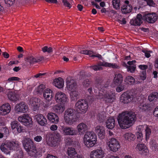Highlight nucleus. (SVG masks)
Listing matches in <instances>:
<instances>
[{"label": "nucleus", "instance_id": "nucleus-31", "mask_svg": "<svg viewBox=\"0 0 158 158\" xmlns=\"http://www.w3.org/2000/svg\"><path fill=\"white\" fill-rule=\"evenodd\" d=\"M132 6L131 5H123L121 7V11L123 14H126L131 12L132 9Z\"/></svg>", "mask_w": 158, "mask_h": 158}, {"label": "nucleus", "instance_id": "nucleus-57", "mask_svg": "<svg viewBox=\"0 0 158 158\" xmlns=\"http://www.w3.org/2000/svg\"><path fill=\"white\" fill-rule=\"evenodd\" d=\"M46 74V73H39L35 75L34 77L35 78H41Z\"/></svg>", "mask_w": 158, "mask_h": 158}, {"label": "nucleus", "instance_id": "nucleus-35", "mask_svg": "<svg viewBox=\"0 0 158 158\" xmlns=\"http://www.w3.org/2000/svg\"><path fill=\"white\" fill-rule=\"evenodd\" d=\"M136 148L139 151H142L143 153H147L148 152L147 147L143 144H138Z\"/></svg>", "mask_w": 158, "mask_h": 158}, {"label": "nucleus", "instance_id": "nucleus-24", "mask_svg": "<svg viewBox=\"0 0 158 158\" xmlns=\"http://www.w3.org/2000/svg\"><path fill=\"white\" fill-rule=\"evenodd\" d=\"M123 76L121 74H116L114 79V84L115 85L122 84L123 81Z\"/></svg>", "mask_w": 158, "mask_h": 158}, {"label": "nucleus", "instance_id": "nucleus-34", "mask_svg": "<svg viewBox=\"0 0 158 158\" xmlns=\"http://www.w3.org/2000/svg\"><path fill=\"white\" fill-rule=\"evenodd\" d=\"M158 99V93L153 92L151 93L148 97V100L150 102L155 101Z\"/></svg>", "mask_w": 158, "mask_h": 158}, {"label": "nucleus", "instance_id": "nucleus-64", "mask_svg": "<svg viewBox=\"0 0 158 158\" xmlns=\"http://www.w3.org/2000/svg\"><path fill=\"white\" fill-rule=\"evenodd\" d=\"M154 66L155 68L158 69V58H156L155 59Z\"/></svg>", "mask_w": 158, "mask_h": 158}, {"label": "nucleus", "instance_id": "nucleus-38", "mask_svg": "<svg viewBox=\"0 0 158 158\" xmlns=\"http://www.w3.org/2000/svg\"><path fill=\"white\" fill-rule=\"evenodd\" d=\"M79 96V93L76 91H71V92L70 94V96L71 98V99L72 101H74L77 100Z\"/></svg>", "mask_w": 158, "mask_h": 158}, {"label": "nucleus", "instance_id": "nucleus-11", "mask_svg": "<svg viewBox=\"0 0 158 158\" xmlns=\"http://www.w3.org/2000/svg\"><path fill=\"white\" fill-rule=\"evenodd\" d=\"M18 120L27 127H31L32 126V119L28 114H24L23 115L19 116L18 118Z\"/></svg>", "mask_w": 158, "mask_h": 158}, {"label": "nucleus", "instance_id": "nucleus-27", "mask_svg": "<svg viewBox=\"0 0 158 158\" xmlns=\"http://www.w3.org/2000/svg\"><path fill=\"white\" fill-rule=\"evenodd\" d=\"M94 85L99 91H102L104 93L106 90L107 86H103L101 82L98 81H95Z\"/></svg>", "mask_w": 158, "mask_h": 158}, {"label": "nucleus", "instance_id": "nucleus-36", "mask_svg": "<svg viewBox=\"0 0 158 158\" xmlns=\"http://www.w3.org/2000/svg\"><path fill=\"white\" fill-rule=\"evenodd\" d=\"M96 132L100 139H103L105 137L106 134L104 129H97Z\"/></svg>", "mask_w": 158, "mask_h": 158}, {"label": "nucleus", "instance_id": "nucleus-30", "mask_svg": "<svg viewBox=\"0 0 158 158\" xmlns=\"http://www.w3.org/2000/svg\"><path fill=\"white\" fill-rule=\"evenodd\" d=\"M54 85L58 88H62L64 85V82L63 79L61 77H59L54 80Z\"/></svg>", "mask_w": 158, "mask_h": 158}, {"label": "nucleus", "instance_id": "nucleus-39", "mask_svg": "<svg viewBox=\"0 0 158 158\" xmlns=\"http://www.w3.org/2000/svg\"><path fill=\"white\" fill-rule=\"evenodd\" d=\"M63 132L66 135H73L77 133L76 131L73 129H64Z\"/></svg>", "mask_w": 158, "mask_h": 158}, {"label": "nucleus", "instance_id": "nucleus-56", "mask_svg": "<svg viewBox=\"0 0 158 158\" xmlns=\"http://www.w3.org/2000/svg\"><path fill=\"white\" fill-rule=\"evenodd\" d=\"M139 67L140 69L143 71H146V70L148 68V66L146 65H140L139 66Z\"/></svg>", "mask_w": 158, "mask_h": 158}, {"label": "nucleus", "instance_id": "nucleus-62", "mask_svg": "<svg viewBox=\"0 0 158 158\" xmlns=\"http://www.w3.org/2000/svg\"><path fill=\"white\" fill-rule=\"evenodd\" d=\"M153 114L155 116L158 117V106L155 108L153 112Z\"/></svg>", "mask_w": 158, "mask_h": 158}, {"label": "nucleus", "instance_id": "nucleus-25", "mask_svg": "<svg viewBox=\"0 0 158 158\" xmlns=\"http://www.w3.org/2000/svg\"><path fill=\"white\" fill-rule=\"evenodd\" d=\"M37 121L38 123L41 126H44L47 124V120L43 115L39 114L37 115Z\"/></svg>", "mask_w": 158, "mask_h": 158}, {"label": "nucleus", "instance_id": "nucleus-50", "mask_svg": "<svg viewBox=\"0 0 158 158\" xmlns=\"http://www.w3.org/2000/svg\"><path fill=\"white\" fill-rule=\"evenodd\" d=\"M77 128H87V126L85 123H81L77 126Z\"/></svg>", "mask_w": 158, "mask_h": 158}, {"label": "nucleus", "instance_id": "nucleus-46", "mask_svg": "<svg viewBox=\"0 0 158 158\" xmlns=\"http://www.w3.org/2000/svg\"><path fill=\"white\" fill-rule=\"evenodd\" d=\"M45 88V85L43 84H40L38 86L37 91L39 93L41 94Z\"/></svg>", "mask_w": 158, "mask_h": 158}, {"label": "nucleus", "instance_id": "nucleus-63", "mask_svg": "<svg viewBox=\"0 0 158 158\" xmlns=\"http://www.w3.org/2000/svg\"><path fill=\"white\" fill-rule=\"evenodd\" d=\"M118 22L119 23L123 24H125L126 23H127L125 18H123L122 20H118Z\"/></svg>", "mask_w": 158, "mask_h": 158}, {"label": "nucleus", "instance_id": "nucleus-10", "mask_svg": "<svg viewBox=\"0 0 158 158\" xmlns=\"http://www.w3.org/2000/svg\"><path fill=\"white\" fill-rule=\"evenodd\" d=\"M134 97L128 91L123 93L120 96V100L121 102L124 104H127L131 102Z\"/></svg>", "mask_w": 158, "mask_h": 158}, {"label": "nucleus", "instance_id": "nucleus-33", "mask_svg": "<svg viewBox=\"0 0 158 158\" xmlns=\"http://www.w3.org/2000/svg\"><path fill=\"white\" fill-rule=\"evenodd\" d=\"M67 154L69 156L70 158H73V157L79 155H78L75 151V149L72 148H69L67 151Z\"/></svg>", "mask_w": 158, "mask_h": 158}, {"label": "nucleus", "instance_id": "nucleus-32", "mask_svg": "<svg viewBox=\"0 0 158 158\" xmlns=\"http://www.w3.org/2000/svg\"><path fill=\"white\" fill-rule=\"evenodd\" d=\"M124 137L127 142H131L135 139V136L131 133H127L124 135Z\"/></svg>", "mask_w": 158, "mask_h": 158}, {"label": "nucleus", "instance_id": "nucleus-48", "mask_svg": "<svg viewBox=\"0 0 158 158\" xmlns=\"http://www.w3.org/2000/svg\"><path fill=\"white\" fill-rule=\"evenodd\" d=\"M37 99L35 98H32L29 100V103L32 106H37L36 102Z\"/></svg>", "mask_w": 158, "mask_h": 158}, {"label": "nucleus", "instance_id": "nucleus-2", "mask_svg": "<svg viewBox=\"0 0 158 158\" xmlns=\"http://www.w3.org/2000/svg\"><path fill=\"white\" fill-rule=\"evenodd\" d=\"M157 16L155 13L145 14L142 16L138 14L136 17H134L130 21L131 24L134 26H140L143 23V20L149 23H153L157 20Z\"/></svg>", "mask_w": 158, "mask_h": 158}, {"label": "nucleus", "instance_id": "nucleus-26", "mask_svg": "<svg viewBox=\"0 0 158 158\" xmlns=\"http://www.w3.org/2000/svg\"><path fill=\"white\" fill-rule=\"evenodd\" d=\"M7 96L9 99L14 102H15L18 100L19 98L18 94L15 93L14 92H9L8 93Z\"/></svg>", "mask_w": 158, "mask_h": 158}, {"label": "nucleus", "instance_id": "nucleus-37", "mask_svg": "<svg viewBox=\"0 0 158 158\" xmlns=\"http://www.w3.org/2000/svg\"><path fill=\"white\" fill-rule=\"evenodd\" d=\"M124 81L128 84L132 85L135 83V80L132 77L129 76L126 77Z\"/></svg>", "mask_w": 158, "mask_h": 158}, {"label": "nucleus", "instance_id": "nucleus-55", "mask_svg": "<svg viewBox=\"0 0 158 158\" xmlns=\"http://www.w3.org/2000/svg\"><path fill=\"white\" fill-rule=\"evenodd\" d=\"M5 3L10 6L12 5L14 3L15 0H4Z\"/></svg>", "mask_w": 158, "mask_h": 158}, {"label": "nucleus", "instance_id": "nucleus-3", "mask_svg": "<svg viewBox=\"0 0 158 158\" xmlns=\"http://www.w3.org/2000/svg\"><path fill=\"white\" fill-rule=\"evenodd\" d=\"M46 141L47 143L49 146L51 147H55L61 142V136L56 131L49 132L46 135Z\"/></svg>", "mask_w": 158, "mask_h": 158}, {"label": "nucleus", "instance_id": "nucleus-13", "mask_svg": "<svg viewBox=\"0 0 158 158\" xmlns=\"http://www.w3.org/2000/svg\"><path fill=\"white\" fill-rule=\"evenodd\" d=\"M55 99L56 102L58 103L64 104L67 101L68 98L64 93L59 92L56 93Z\"/></svg>", "mask_w": 158, "mask_h": 158}, {"label": "nucleus", "instance_id": "nucleus-21", "mask_svg": "<svg viewBox=\"0 0 158 158\" xmlns=\"http://www.w3.org/2000/svg\"><path fill=\"white\" fill-rule=\"evenodd\" d=\"M52 91V90L47 88L45 89L43 92V96L44 98L47 101H51L53 97Z\"/></svg>", "mask_w": 158, "mask_h": 158}, {"label": "nucleus", "instance_id": "nucleus-53", "mask_svg": "<svg viewBox=\"0 0 158 158\" xmlns=\"http://www.w3.org/2000/svg\"><path fill=\"white\" fill-rule=\"evenodd\" d=\"M142 52L144 53L145 56L146 57L149 58L151 56L149 51L145 49H144L142 50Z\"/></svg>", "mask_w": 158, "mask_h": 158}, {"label": "nucleus", "instance_id": "nucleus-8", "mask_svg": "<svg viewBox=\"0 0 158 158\" xmlns=\"http://www.w3.org/2000/svg\"><path fill=\"white\" fill-rule=\"evenodd\" d=\"M19 146L16 142H8L4 144H2L0 147L1 150L7 154H10V150H15Z\"/></svg>", "mask_w": 158, "mask_h": 158}, {"label": "nucleus", "instance_id": "nucleus-1", "mask_svg": "<svg viewBox=\"0 0 158 158\" xmlns=\"http://www.w3.org/2000/svg\"><path fill=\"white\" fill-rule=\"evenodd\" d=\"M136 119L134 113L126 111L119 114L118 121L121 128H128L133 124Z\"/></svg>", "mask_w": 158, "mask_h": 158}, {"label": "nucleus", "instance_id": "nucleus-54", "mask_svg": "<svg viewBox=\"0 0 158 158\" xmlns=\"http://www.w3.org/2000/svg\"><path fill=\"white\" fill-rule=\"evenodd\" d=\"M151 133V129H145V135L146 139L149 138Z\"/></svg>", "mask_w": 158, "mask_h": 158}, {"label": "nucleus", "instance_id": "nucleus-44", "mask_svg": "<svg viewBox=\"0 0 158 158\" xmlns=\"http://www.w3.org/2000/svg\"><path fill=\"white\" fill-rule=\"evenodd\" d=\"M127 70L128 72L133 73L135 71L136 68V66L135 65H133L132 66L127 65Z\"/></svg>", "mask_w": 158, "mask_h": 158}, {"label": "nucleus", "instance_id": "nucleus-5", "mask_svg": "<svg viewBox=\"0 0 158 158\" xmlns=\"http://www.w3.org/2000/svg\"><path fill=\"white\" fill-rule=\"evenodd\" d=\"M78 112L73 109H68L65 112L64 119L66 122L70 125L75 124L77 120Z\"/></svg>", "mask_w": 158, "mask_h": 158}, {"label": "nucleus", "instance_id": "nucleus-42", "mask_svg": "<svg viewBox=\"0 0 158 158\" xmlns=\"http://www.w3.org/2000/svg\"><path fill=\"white\" fill-rule=\"evenodd\" d=\"M120 0H113L112 3L114 8L116 9H118L120 7Z\"/></svg>", "mask_w": 158, "mask_h": 158}, {"label": "nucleus", "instance_id": "nucleus-43", "mask_svg": "<svg viewBox=\"0 0 158 158\" xmlns=\"http://www.w3.org/2000/svg\"><path fill=\"white\" fill-rule=\"evenodd\" d=\"M107 66V67L112 68L114 69H119V66L116 63H106L105 65Z\"/></svg>", "mask_w": 158, "mask_h": 158}, {"label": "nucleus", "instance_id": "nucleus-47", "mask_svg": "<svg viewBox=\"0 0 158 158\" xmlns=\"http://www.w3.org/2000/svg\"><path fill=\"white\" fill-rule=\"evenodd\" d=\"M118 86L116 89V91L118 92H120L123 90L124 89V86L122 84L117 85Z\"/></svg>", "mask_w": 158, "mask_h": 158}, {"label": "nucleus", "instance_id": "nucleus-23", "mask_svg": "<svg viewBox=\"0 0 158 158\" xmlns=\"http://www.w3.org/2000/svg\"><path fill=\"white\" fill-rule=\"evenodd\" d=\"M139 108L144 111H149L151 110L152 108V105L150 103L143 102L140 103Z\"/></svg>", "mask_w": 158, "mask_h": 158}, {"label": "nucleus", "instance_id": "nucleus-12", "mask_svg": "<svg viewBox=\"0 0 158 158\" xmlns=\"http://www.w3.org/2000/svg\"><path fill=\"white\" fill-rule=\"evenodd\" d=\"M104 151L101 148H99L91 152L90 158H103L105 156Z\"/></svg>", "mask_w": 158, "mask_h": 158}, {"label": "nucleus", "instance_id": "nucleus-16", "mask_svg": "<svg viewBox=\"0 0 158 158\" xmlns=\"http://www.w3.org/2000/svg\"><path fill=\"white\" fill-rule=\"evenodd\" d=\"M11 107L9 103H6L0 106V114L4 115L8 114L10 111Z\"/></svg>", "mask_w": 158, "mask_h": 158}, {"label": "nucleus", "instance_id": "nucleus-40", "mask_svg": "<svg viewBox=\"0 0 158 158\" xmlns=\"http://www.w3.org/2000/svg\"><path fill=\"white\" fill-rule=\"evenodd\" d=\"M11 128H22V127L19 123L17 121H14L11 123Z\"/></svg>", "mask_w": 158, "mask_h": 158}, {"label": "nucleus", "instance_id": "nucleus-17", "mask_svg": "<svg viewBox=\"0 0 158 158\" xmlns=\"http://www.w3.org/2000/svg\"><path fill=\"white\" fill-rule=\"evenodd\" d=\"M44 57L39 56L34 57L33 56H29L26 58V61L29 62L30 64H34L35 63L39 62L43 60Z\"/></svg>", "mask_w": 158, "mask_h": 158}, {"label": "nucleus", "instance_id": "nucleus-41", "mask_svg": "<svg viewBox=\"0 0 158 158\" xmlns=\"http://www.w3.org/2000/svg\"><path fill=\"white\" fill-rule=\"evenodd\" d=\"M14 156L15 158H23V153L21 150H17Z\"/></svg>", "mask_w": 158, "mask_h": 158}, {"label": "nucleus", "instance_id": "nucleus-52", "mask_svg": "<svg viewBox=\"0 0 158 158\" xmlns=\"http://www.w3.org/2000/svg\"><path fill=\"white\" fill-rule=\"evenodd\" d=\"M62 2L64 5L65 6L70 8L71 7V5L68 2L67 0H62Z\"/></svg>", "mask_w": 158, "mask_h": 158}, {"label": "nucleus", "instance_id": "nucleus-28", "mask_svg": "<svg viewBox=\"0 0 158 158\" xmlns=\"http://www.w3.org/2000/svg\"><path fill=\"white\" fill-rule=\"evenodd\" d=\"M115 124V122L113 117H110L106 122V125L107 128H114Z\"/></svg>", "mask_w": 158, "mask_h": 158}, {"label": "nucleus", "instance_id": "nucleus-58", "mask_svg": "<svg viewBox=\"0 0 158 158\" xmlns=\"http://www.w3.org/2000/svg\"><path fill=\"white\" fill-rule=\"evenodd\" d=\"M19 78L17 77H10L8 79V81H19Z\"/></svg>", "mask_w": 158, "mask_h": 158}, {"label": "nucleus", "instance_id": "nucleus-60", "mask_svg": "<svg viewBox=\"0 0 158 158\" xmlns=\"http://www.w3.org/2000/svg\"><path fill=\"white\" fill-rule=\"evenodd\" d=\"M90 81L88 79H86L84 81V85L86 87H88L90 84Z\"/></svg>", "mask_w": 158, "mask_h": 158}, {"label": "nucleus", "instance_id": "nucleus-18", "mask_svg": "<svg viewBox=\"0 0 158 158\" xmlns=\"http://www.w3.org/2000/svg\"><path fill=\"white\" fill-rule=\"evenodd\" d=\"M80 53L81 54L89 55L90 57H96L99 59L102 58V56L99 54H96L95 52L92 51H88L86 50H81Z\"/></svg>", "mask_w": 158, "mask_h": 158}, {"label": "nucleus", "instance_id": "nucleus-49", "mask_svg": "<svg viewBox=\"0 0 158 158\" xmlns=\"http://www.w3.org/2000/svg\"><path fill=\"white\" fill-rule=\"evenodd\" d=\"M147 3L148 5L150 6H154L155 4L153 1V0H144Z\"/></svg>", "mask_w": 158, "mask_h": 158}, {"label": "nucleus", "instance_id": "nucleus-4", "mask_svg": "<svg viewBox=\"0 0 158 158\" xmlns=\"http://www.w3.org/2000/svg\"><path fill=\"white\" fill-rule=\"evenodd\" d=\"M23 146L26 151L31 156H35L37 151L33 141L29 138H24L23 141Z\"/></svg>", "mask_w": 158, "mask_h": 158}, {"label": "nucleus", "instance_id": "nucleus-19", "mask_svg": "<svg viewBox=\"0 0 158 158\" xmlns=\"http://www.w3.org/2000/svg\"><path fill=\"white\" fill-rule=\"evenodd\" d=\"M106 63H108V62L104 61L100 62L98 65H94L88 66L87 68H89L91 70H93L95 71H100L103 69V68L101 66L107 67V66L105 65Z\"/></svg>", "mask_w": 158, "mask_h": 158}, {"label": "nucleus", "instance_id": "nucleus-45", "mask_svg": "<svg viewBox=\"0 0 158 158\" xmlns=\"http://www.w3.org/2000/svg\"><path fill=\"white\" fill-rule=\"evenodd\" d=\"M42 50L44 52H47L48 53H51L53 52V49L52 47L48 48L47 46H45L42 48Z\"/></svg>", "mask_w": 158, "mask_h": 158}, {"label": "nucleus", "instance_id": "nucleus-15", "mask_svg": "<svg viewBox=\"0 0 158 158\" xmlns=\"http://www.w3.org/2000/svg\"><path fill=\"white\" fill-rule=\"evenodd\" d=\"M66 85L69 90H71L74 89L76 88L77 83L75 82L73 77H68L66 79Z\"/></svg>", "mask_w": 158, "mask_h": 158}, {"label": "nucleus", "instance_id": "nucleus-9", "mask_svg": "<svg viewBox=\"0 0 158 158\" xmlns=\"http://www.w3.org/2000/svg\"><path fill=\"white\" fill-rule=\"evenodd\" d=\"M106 143L109 147L110 150L114 152L118 151L120 148L119 142L117 139L113 138L110 139L108 140L106 142Z\"/></svg>", "mask_w": 158, "mask_h": 158}, {"label": "nucleus", "instance_id": "nucleus-61", "mask_svg": "<svg viewBox=\"0 0 158 158\" xmlns=\"http://www.w3.org/2000/svg\"><path fill=\"white\" fill-rule=\"evenodd\" d=\"M136 135L137 139H139L140 140H142V134L139 132H137L136 133Z\"/></svg>", "mask_w": 158, "mask_h": 158}, {"label": "nucleus", "instance_id": "nucleus-29", "mask_svg": "<svg viewBox=\"0 0 158 158\" xmlns=\"http://www.w3.org/2000/svg\"><path fill=\"white\" fill-rule=\"evenodd\" d=\"M52 109L53 111L60 114L62 113L64 110V107L61 105L57 104L53 106Z\"/></svg>", "mask_w": 158, "mask_h": 158}, {"label": "nucleus", "instance_id": "nucleus-14", "mask_svg": "<svg viewBox=\"0 0 158 158\" xmlns=\"http://www.w3.org/2000/svg\"><path fill=\"white\" fill-rule=\"evenodd\" d=\"M15 109L18 113H24L26 112L28 110V106L26 103L22 102L17 104Z\"/></svg>", "mask_w": 158, "mask_h": 158}, {"label": "nucleus", "instance_id": "nucleus-22", "mask_svg": "<svg viewBox=\"0 0 158 158\" xmlns=\"http://www.w3.org/2000/svg\"><path fill=\"white\" fill-rule=\"evenodd\" d=\"M47 117L50 121L54 123H57L59 122V118L55 113L51 112L48 114Z\"/></svg>", "mask_w": 158, "mask_h": 158}, {"label": "nucleus", "instance_id": "nucleus-59", "mask_svg": "<svg viewBox=\"0 0 158 158\" xmlns=\"http://www.w3.org/2000/svg\"><path fill=\"white\" fill-rule=\"evenodd\" d=\"M34 139L37 142H40L41 141L42 137L41 136L38 135L34 138Z\"/></svg>", "mask_w": 158, "mask_h": 158}, {"label": "nucleus", "instance_id": "nucleus-20", "mask_svg": "<svg viewBox=\"0 0 158 158\" xmlns=\"http://www.w3.org/2000/svg\"><path fill=\"white\" fill-rule=\"evenodd\" d=\"M114 95L113 94L106 93L103 96V99L106 103H110L112 102L114 99Z\"/></svg>", "mask_w": 158, "mask_h": 158}, {"label": "nucleus", "instance_id": "nucleus-51", "mask_svg": "<svg viewBox=\"0 0 158 158\" xmlns=\"http://www.w3.org/2000/svg\"><path fill=\"white\" fill-rule=\"evenodd\" d=\"M146 78V71H143L140 75V78L143 81H144Z\"/></svg>", "mask_w": 158, "mask_h": 158}, {"label": "nucleus", "instance_id": "nucleus-6", "mask_svg": "<svg viewBox=\"0 0 158 158\" xmlns=\"http://www.w3.org/2000/svg\"><path fill=\"white\" fill-rule=\"evenodd\" d=\"M97 136L93 131L86 132L84 137V144L88 148L93 147L96 143Z\"/></svg>", "mask_w": 158, "mask_h": 158}, {"label": "nucleus", "instance_id": "nucleus-7", "mask_svg": "<svg viewBox=\"0 0 158 158\" xmlns=\"http://www.w3.org/2000/svg\"><path fill=\"white\" fill-rule=\"evenodd\" d=\"M75 106L78 113L83 114L87 111L88 108V104L85 100L82 99L77 101L75 104Z\"/></svg>", "mask_w": 158, "mask_h": 158}]
</instances>
